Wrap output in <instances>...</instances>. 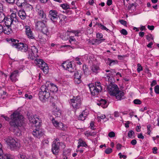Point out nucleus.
I'll list each match as a JSON object with an SVG mask.
<instances>
[{"label": "nucleus", "mask_w": 159, "mask_h": 159, "mask_svg": "<svg viewBox=\"0 0 159 159\" xmlns=\"http://www.w3.org/2000/svg\"><path fill=\"white\" fill-rule=\"evenodd\" d=\"M8 41L12 47H15L22 52L27 53L29 57L31 59H34L38 57L37 54L38 50L35 46L32 47L31 49L29 48L26 44H25L23 43H18V40L14 39H10Z\"/></svg>", "instance_id": "f257e3e1"}, {"label": "nucleus", "mask_w": 159, "mask_h": 159, "mask_svg": "<svg viewBox=\"0 0 159 159\" xmlns=\"http://www.w3.org/2000/svg\"><path fill=\"white\" fill-rule=\"evenodd\" d=\"M11 121L10 125L13 129L14 132L19 134L20 133V127H21L24 123V118L22 115L17 111H15L10 116Z\"/></svg>", "instance_id": "f03ea898"}, {"label": "nucleus", "mask_w": 159, "mask_h": 159, "mask_svg": "<svg viewBox=\"0 0 159 159\" xmlns=\"http://www.w3.org/2000/svg\"><path fill=\"white\" fill-rule=\"evenodd\" d=\"M58 90L57 86L52 83L47 85H43L41 87L39 93V99L43 102H45L50 96V92H53Z\"/></svg>", "instance_id": "7ed1b4c3"}, {"label": "nucleus", "mask_w": 159, "mask_h": 159, "mask_svg": "<svg viewBox=\"0 0 159 159\" xmlns=\"http://www.w3.org/2000/svg\"><path fill=\"white\" fill-rule=\"evenodd\" d=\"M46 20H38L35 22V27L36 29L41 30L44 34L48 35L49 34L48 28L46 25Z\"/></svg>", "instance_id": "20e7f679"}, {"label": "nucleus", "mask_w": 159, "mask_h": 159, "mask_svg": "<svg viewBox=\"0 0 159 159\" xmlns=\"http://www.w3.org/2000/svg\"><path fill=\"white\" fill-rule=\"evenodd\" d=\"M89 86L91 94L93 96L98 95L102 90L101 83L99 82H96L95 85L93 84H89Z\"/></svg>", "instance_id": "39448f33"}, {"label": "nucleus", "mask_w": 159, "mask_h": 159, "mask_svg": "<svg viewBox=\"0 0 159 159\" xmlns=\"http://www.w3.org/2000/svg\"><path fill=\"white\" fill-rule=\"evenodd\" d=\"M70 102L73 109L75 110L80 108L82 104V101L79 96H73L70 99Z\"/></svg>", "instance_id": "423d86ee"}, {"label": "nucleus", "mask_w": 159, "mask_h": 159, "mask_svg": "<svg viewBox=\"0 0 159 159\" xmlns=\"http://www.w3.org/2000/svg\"><path fill=\"white\" fill-rule=\"evenodd\" d=\"M17 17L16 14L12 13L10 15L7 16L5 17L3 22L6 25L11 26L14 22H16L17 20Z\"/></svg>", "instance_id": "0eeeda50"}, {"label": "nucleus", "mask_w": 159, "mask_h": 159, "mask_svg": "<svg viewBox=\"0 0 159 159\" xmlns=\"http://www.w3.org/2000/svg\"><path fill=\"white\" fill-rule=\"evenodd\" d=\"M7 144L10 146V149L13 150L18 148L20 143L11 137H9L5 139Z\"/></svg>", "instance_id": "6e6552de"}, {"label": "nucleus", "mask_w": 159, "mask_h": 159, "mask_svg": "<svg viewBox=\"0 0 159 159\" xmlns=\"http://www.w3.org/2000/svg\"><path fill=\"white\" fill-rule=\"evenodd\" d=\"M35 61L39 67L42 70L45 74H47L48 72L49 68L48 64L43 61L40 59H36Z\"/></svg>", "instance_id": "1a4fd4ad"}, {"label": "nucleus", "mask_w": 159, "mask_h": 159, "mask_svg": "<svg viewBox=\"0 0 159 159\" xmlns=\"http://www.w3.org/2000/svg\"><path fill=\"white\" fill-rule=\"evenodd\" d=\"M109 84L107 85V89L109 92V93L111 96L115 95V93L117 92L119 90V88L117 86L113 84V82L110 81Z\"/></svg>", "instance_id": "9d476101"}, {"label": "nucleus", "mask_w": 159, "mask_h": 159, "mask_svg": "<svg viewBox=\"0 0 159 159\" xmlns=\"http://www.w3.org/2000/svg\"><path fill=\"white\" fill-rule=\"evenodd\" d=\"M35 10L37 13L38 18L39 19L46 20V15L40 5L38 4L35 7Z\"/></svg>", "instance_id": "9b49d317"}, {"label": "nucleus", "mask_w": 159, "mask_h": 159, "mask_svg": "<svg viewBox=\"0 0 159 159\" xmlns=\"http://www.w3.org/2000/svg\"><path fill=\"white\" fill-rule=\"evenodd\" d=\"M62 66L64 69L71 73L75 72L76 70V67L72 66L71 62L65 61L62 63Z\"/></svg>", "instance_id": "f8f14e48"}, {"label": "nucleus", "mask_w": 159, "mask_h": 159, "mask_svg": "<svg viewBox=\"0 0 159 159\" xmlns=\"http://www.w3.org/2000/svg\"><path fill=\"white\" fill-rule=\"evenodd\" d=\"M61 144H63L62 143L53 141L52 148V151L53 154H56L58 153L59 150V147Z\"/></svg>", "instance_id": "ddd939ff"}, {"label": "nucleus", "mask_w": 159, "mask_h": 159, "mask_svg": "<svg viewBox=\"0 0 159 159\" xmlns=\"http://www.w3.org/2000/svg\"><path fill=\"white\" fill-rule=\"evenodd\" d=\"M52 121L55 127L57 129L63 131L65 130L66 128L63 123L55 120L53 118Z\"/></svg>", "instance_id": "4468645a"}, {"label": "nucleus", "mask_w": 159, "mask_h": 159, "mask_svg": "<svg viewBox=\"0 0 159 159\" xmlns=\"http://www.w3.org/2000/svg\"><path fill=\"white\" fill-rule=\"evenodd\" d=\"M58 13L56 10H51L49 12V17L51 20L53 22H57L58 19Z\"/></svg>", "instance_id": "2eb2a0df"}, {"label": "nucleus", "mask_w": 159, "mask_h": 159, "mask_svg": "<svg viewBox=\"0 0 159 159\" xmlns=\"http://www.w3.org/2000/svg\"><path fill=\"white\" fill-rule=\"evenodd\" d=\"M33 135L35 137L40 139L43 134V133L41 129H35L32 133Z\"/></svg>", "instance_id": "dca6fc26"}, {"label": "nucleus", "mask_w": 159, "mask_h": 159, "mask_svg": "<svg viewBox=\"0 0 159 159\" xmlns=\"http://www.w3.org/2000/svg\"><path fill=\"white\" fill-rule=\"evenodd\" d=\"M18 14L20 19L24 20V22L22 21V22L24 23L23 25H26L25 21L27 20V19H26V15L25 11L23 10H20L18 12Z\"/></svg>", "instance_id": "f3484780"}, {"label": "nucleus", "mask_w": 159, "mask_h": 159, "mask_svg": "<svg viewBox=\"0 0 159 159\" xmlns=\"http://www.w3.org/2000/svg\"><path fill=\"white\" fill-rule=\"evenodd\" d=\"M19 75V71L17 70H16L11 73L10 77L12 81L15 82L17 80L16 78L17 76Z\"/></svg>", "instance_id": "a211bd4d"}, {"label": "nucleus", "mask_w": 159, "mask_h": 159, "mask_svg": "<svg viewBox=\"0 0 159 159\" xmlns=\"http://www.w3.org/2000/svg\"><path fill=\"white\" fill-rule=\"evenodd\" d=\"M25 33L28 37L31 39H34V37L32 31L31 30L30 27L28 25H25Z\"/></svg>", "instance_id": "6ab92c4d"}, {"label": "nucleus", "mask_w": 159, "mask_h": 159, "mask_svg": "<svg viewBox=\"0 0 159 159\" xmlns=\"http://www.w3.org/2000/svg\"><path fill=\"white\" fill-rule=\"evenodd\" d=\"M124 95V92L119 90L116 93L115 95H114L113 96H115L116 99L118 100H120L122 99H123V97Z\"/></svg>", "instance_id": "aec40b11"}, {"label": "nucleus", "mask_w": 159, "mask_h": 159, "mask_svg": "<svg viewBox=\"0 0 159 159\" xmlns=\"http://www.w3.org/2000/svg\"><path fill=\"white\" fill-rule=\"evenodd\" d=\"M99 106H101L103 108H105L107 107L108 104L106 100L105 99H101L97 103Z\"/></svg>", "instance_id": "412c9836"}, {"label": "nucleus", "mask_w": 159, "mask_h": 159, "mask_svg": "<svg viewBox=\"0 0 159 159\" xmlns=\"http://www.w3.org/2000/svg\"><path fill=\"white\" fill-rule=\"evenodd\" d=\"M11 26L6 25L3 27V32L5 34H9L12 32V30L11 28Z\"/></svg>", "instance_id": "4be33fe9"}, {"label": "nucleus", "mask_w": 159, "mask_h": 159, "mask_svg": "<svg viewBox=\"0 0 159 159\" xmlns=\"http://www.w3.org/2000/svg\"><path fill=\"white\" fill-rule=\"evenodd\" d=\"M87 115V113H85V111H83L81 114L79 116L78 118L79 120H85Z\"/></svg>", "instance_id": "5701e85b"}, {"label": "nucleus", "mask_w": 159, "mask_h": 159, "mask_svg": "<svg viewBox=\"0 0 159 159\" xmlns=\"http://www.w3.org/2000/svg\"><path fill=\"white\" fill-rule=\"evenodd\" d=\"M107 63H108L110 66H111L117 64L118 61L116 60H111L110 58H108Z\"/></svg>", "instance_id": "b1692460"}, {"label": "nucleus", "mask_w": 159, "mask_h": 159, "mask_svg": "<svg viewBox=\"0 0 159 159\" xmlns=\"http://www.w3.org/2000/svg\"><path fill=\"white\" fill-rule=\"evenodd\" d=\"M74 78L75 79L78 80V82H77L78 84H79L81 82L80 78H81V75L80 74H79V73L78 72V71H76L75 72L74 75Z\"/></svg>", "instance_id": "393cba45"}, {"label": "nucleus", "mask_w": 159, "mask_h": 159, "mask_svg": "<svg viewBox=\"0 0 159 159\" xmlns=\"http://www.w3.org/2000/svg\"><path fill=\"white\" fill-rule=\"evenodd\" d=\"M78 144H79L77 146L78 148H79L80 146L86 147L87 146V145L85 143V142L83 141L81 139H79Z\"/></svg>", "instance_id": "a878e982"}, {"label": "nucleus", "mask_w": 159, "mask_h": 159, "mask_svg": "<svg viewBox=\"0 0 159 159\" xmlns=\"http://www.w3.org/2000/svg\"><path fill=\"white\" fill-rule=\"evenodd\" d=\"M25 0H17L16 4L19 7H21L25 5Z\"/></svg>", "instance_id": "bb28decb"}, {"label": "nucleus", "mask_w": 159, "mask_h": 159, "mask_svg": "<svg viewBox=\"0 0 159 159\" xmlns=\"http://www.w3.org/2000/svg\"><path fill=\"white\" fill-rule=\"evenodd\" d=\"M99 70V67L98 66L96 65H93L91 67V70L93 72L97 73L98 70Z\"/></svg>", "instance_id": "cd10ccee"}, {"label": "nucleus", "mask_w": 159, "mask_h": 159, "mask_svg": "<svg viewBox=\"0 0 159 159\" xmlns=\"http://www.w3.org/2000/svg\"><path fill=\"white\" fill-rule=\"evenodd\" d=\"M53 114L55 115L56 117H58L61 115V111L59 110H57L56 109L55 110H54L53 111Z\"/></svg>", "instance_id": "c85d7f7f"}, {"label": "nucleus", "mask_w": 159, "mask_h": 159, "mask_svg": "<svg viewBox=\"0 0 159 159\" xmlns=\"http://www.w3.org/2000/svg\"><path fill=\"white\" fill-rule=\"evenodd\" d=\"M5 17V15L3 12H0V23L3 22Z\"/></svg>", "instance_id": "c756f323"}, {"label": "nucleus", "mask_w": 159, "mask_h": 159, "mask_svg": "<svg viewBox=\"0 0 159 159\" xmlns=\"http://www.w3.org/2000/svg\"><path fill=\"white\" fill-rule=\"evenodd\" d=\"M61 7L64 9H67L70 8L69 6L66 3L61 5Z\"/></svg>", "instance_id": "7c9ffc66"}, {"label": "nucleus", "mask_w": 159, "mask_h": 159, "mask_svg": "<svg viewBox=\"0 0 159 159\" xmlns=\"http://www.w3.org/2000/svg\"><path fill=\"white\" fill-rule=\"evenodd\" d=\"M28 143L29 144V145H32L34 148H37L38 145V143L35 141L32 142V143H30L29 142H28Z\"/></svg>", "instance_id": "2f4dec72"}, {"label": "nucleus", "mask_w": 159, "mask_h": 159, "mask_svg": "<svg viewBox=\"0 0 159 159\" xmlns=\"http://www.w3.org/2000/svg\"><path fill=\"white\" fill-rule=\"evenodd\" d=\"M105 40V39H95L96 45L100 44L102 42L104 41Z\"/></svg>", "instance_id": "473e14b6"}, {"label": "nucleus", "mask_w": 159, "mask_h": 159, "mask_svg": "<svg viewBox=\"0 0 159 159\" xmlns=\"http://www.w3.org/2000/svg\"><path fill=\"white\" fill-rule=\"evenodd\" d=\"M110 73H109V75H110V76H111V77H113L116 73L115 70L111 69L110 70Z\"/></svg>", "instance_id": "72a5a7b5"}, {"label": "nucleus", "mask_w": 159, "mask_h": 159, "mask_svg": "<svg viewBox=\"0 0 159 159\" xmlns=\"http://www.w3.org/2000/svg\"><path fill=\"white\" fill-rule=\"evenodd\" d=\"M30 120L34 124H35L36 125V126L39 125V124H38V120H36L34 118H33L31 120Z\"/></svg>", "instance_id": "f704fd0d"}, {"label": "nucleus", "mask_w": 159, "mask_h": 159, "mask_svg": "<svg viewBox=\"0 0 159 159\" xmlns=\"http://www.w3.org/2000/svg\"><path fill=\"white\" fill-rule=\"evenodd\" d=\"M112 149L110 148H107L105 151V152L107 154H109L112 152Z\"/></svg>", "instance_id": "c9c22d12"}, {"label": "nucleus", "mask_w": 159, "mask_h": 159, "mask_svg": "<svg viewBox=\"0 0 159 159\" xmlns=\"http://www.w3.org/2000/svg\"><path fill=\"white\" fill-rule=\"evenodd\" d=\"M134 134V132L132 130H130L129 131L128 136L129 138H131L133 135Z\"/></svg>", "instance_id": "e433bc0d"}, {"label": "nucleus", "mask_w": 159, "mask_h": 159, "mask_svg": "<svg viewBox=\"0 0 159 159\" xmlns=\"http://www.w3.org/2000/svg\"><path fill=\"white\" fill-rule=\"evenodd\" d=\"M83 69L84 71V73L85 74L87 72L88 70V68L87 66V65L84 64L83 65Z\"/></svg>", "instance_id": "4c0bfd02"}, {"label": "nucleus", "mask_w": 159, "mask_h": 159, "mask_svg": "<svg viewBox=\"0 0 159 159\" xmlns=\"http://www.w3.org/2000/svg\"><path fill=\"white\" fill-rule=\"evenodd\" d=\"M96 132H89L88 133H87L85 134V135L88 136H94V135H96Z\"/></svg>", "instance_id": "58836bf2"}, {"label": "nucleus", "mask_w": 159, "mask_h": 159, "mask_svg": "<svg viewBox=\"0 0 159 159\" xmlns=\"http://www.w3.org/2000/svg\"><path fill=\"white\" fill-rule=\"evenodd\" d=\"M7 3L12 5L14 3L15 0H5Z\"/></svg>", "instance_id": "ea45409f"}, {"label": "nucleus", "mask_w": 159, "mask_h": 159, "mask_svg": "<svg viewBox=\"0 0 159 159\" xmlns=\"http://www.w3.org/2000/svg\"><path fill=\"white\" fill-rule=\"evenodd\" d=\"M108 136L110 138H113L115 136V134L114 132L111 131L109 133Z\"/></svg>", "instance_id": "a19ab883"}, {"label": "nucleus", "mask_w": 159, "mask_h": 159, "mask_svg": "<svg viewBox=\"0 0 159 159\" xmlns=\"http://www.w3.org/2000/svg\"><path fill=\"white\" fill-rule=\"evenodd\" d=\"M146 39L148 41H150L151 39H153V38L152 35L151 34H149L146 36Z\"/></svg>", "instance_id": "79ce46f5"}, {"label": "nucleus", "mask_w": 159, "mask_h": 159, "mask_svg": "<svg viewBox=\"0 0 159 159\" xmlns=\"http://www.w3.org/2000/svg\"><path fill=\"white\" fill-rule=\"evenodd\" d=\"M137 66L138 68L137 70L138 72H139L143 70V67L140 64H138Z\"/></svg>", "instance_id": "37998d69"}, {"label": "nucleus", "mask_w": 159, "mask_h": 159, "mask_svg": "<svg viewBox=\"0 0 159 159\" xmlns=\"http://www.w3.org/2000/svg\"><path fill=\"white\" fill-rule=\"evenodd\" d=\"M134 104H140L142 102L140 100L136 99L134 100Z\"/></svg>", "instance_id": "c03bdc74"}, {"label": "nucleus", "mask_w": 159, "mask_h": 159, "mask_svg": "<svg viewBox=\"0 0 159 159\" xmlns=\"http://www.w3.org/2000/svg\"><path fill=\"white\" fill-rule=\"evenodd\" d=\"M154 90L156 93H159V86L158 85H157L155 87Z\"/></svg>", "instance_id": "a18cd8bd"}, {"label": "nucleus", "mask_w": 159, "mask_h": 159, "mask_svg": "<svg viewBox=\"0 0 159 159\" xmlns=\"http://www.w3.org/2000/svg\"><path fill=\"white\" fill-rule=\"evenodd\" d=\"M120 23L125 26H127V22L123 20H120L119 21Z\"/></svg>", "instance_id": "49530a36"}, {"label": "nucleus", "mask_w": 159, "mask_h": 159, "mask_svg": "<svg viewBox=\"0 0 159 159\" xmlns=\"http://www.w3.org/2000/svg\"><path fill=\"white\" fill-rule=\"evenodd\" d=\"M3 158L4 159H13L10 155L7 154L3 155Z\"/></svg>", "instance_id": "de8ad7c7"}, {"label": "nucleus", "mask_w": 159, "mask_h": 159, "mask_svg": "<svg viewBox=\"0 0 159 159\" xmlns=\"http://www.w3.org/2000/svg\"><path fill=\"white\" fill-rule=\"evenodd\" d=\"M120 32L122 34L124 35H126L128 34L127 31L124 29H122L120 30Z\"/></svg>", "instance_id": "09e8293b"}, {"label": "nucleus", "mask_w": 159, "mask_h": 159, "mask_svg": "<svg viewBox=\"0 0 159 159\" xmlns=\"http://www.w3.org/2000/svg\"><path fill=\"white\" fill-rule=\"evenodd\" d=\"M76 39H75L74 36H71L70 37L69 42L70 43H71L72 41L75 42Z\"/></svg>", "instance_id": "8fccbe9b"}, {"label": "nucleus", "mask_w": 159, "mask_h": 159, "mask_svg": "<svg viewBox=\"0 0 159 159\" xmlns=\"http://www.w3.org/2000/svg\"><path fill=\"white\" fill-rule=\"evenodd\" d=\"M133 7H134V8H135V7L134 6V3L130 4L128 7V9H132L133 8Z\"/></svg>", "instance_id": "3c124183"}, {"label": "nucleus", "mask_w": 159, "mask_h": 159, "mask_svg": "<svg viewBox=\"0 0 159 159\" xmlns=\"http://www.w3.org/2000/svg\"><path fill=\"white\" fill-rule=\"evenodd\" d=\"M6 93V92H5L0 89V98L2 97V95H5Z\"/></svg>", "instance_id": "603ef678"}, {"label": "nucleus", "mask_w": 159, "mask_h": 159, "mask_svg": "<svg viewBox=\"0 0 159 159\" xmlns=\"http://www.w3.org/2000/svg\"><path fill=\"white\" fill-rule=\"evenodd\" d=\"M102 36L103 35L101 33H98L97 34L96 36L97 38L101 39L102 37Z\"/></svg>", "instance_id": "864d4df0"}, {"label": "nucleus", "mask_w": 159, "mask_h": 159, "mask_svg": "<svg viewBox=\"0 0 159 159\" xmlns=\"http://www.w3.org/2000/svg\"><path fill=\"white\" fill-rule=\"evenodd\" d=\"M118 155L120 156V158H124V159H125L126 158V156L125 155H122V153L121 152H120L119 153Z\"/></svg>", "instance_id": "5fc2aeb1"}, {"label": "nucleus", "mask_w": 159, "mask_h": 159, "mask_svg": "<svg viewBox=\"0 0 159 159\" xmlns=\"http://www.w3.org/2000/svg\"><path fill=\"white\" fill-rule=\"evenodd\" d=\"M90 43L93 45H96L95 39H93L91 41H89Z\"/></svg>", "instance_id": "6e6d98bb"}, {"label": "nucleus", "mask_w": 159, "mask_h": 159, "mask_svg": "<svg viewBox=\"0 0 159 159\" xmlns=\"http://www.w3.org/2000/svg\"><path fill=\"white\" fill-rule=\"evenodd\" d=\"M137 143V141L135 139H133L131 142V144L133 145H135Z\"/></svg>", "instance_id": "4d7b16f0"}, {"label": "nucleus", "mask_w": 159, "mask_h": 159, "mask_svg": "<svg viewBox=\"0 0 159 159\" xmlns=\"http://www.w3.org/2000/svg\"><path fill=\"white\" fill-rule=\"evenodd\" d=\"M138 137L139 138L141 139H144V137L142 133L138 134Z\"/></svg>", "instance_id": "13d9d810"}, {"label": "nucleus", "mask_w": 159, "mask_h": 159, "mask_svg": "<svg viewBox=\"0 0 159 159\" xmlns=\"http://www.w3.org/2000/svg\"><path fill=\"white\" fill-rule=\"evenodd\" d=\"M154 27L153 25H148V28L149 30H153L154 29Z\"/></svg>", "instance_id": "bf43d9fd"}, {"label": "nucleus", "mask_w": 159, "mask_h": 159, "mask_svg": "<svg viewBox=\"0 0 159 159\" xmlns=\"http://www.w3.org/2000/svg\"><path fill=\"white\" fill-rule=\"evenodd\" d=\"M100 28L102 30H105L107 31L109 30L108 29H107L105 26L102 25H101Z\"/></svg>", "instance_id": "052dcab7"}, {"label": "nucleus", "mask_w": 159, "mask_h": 159, "mask_svg": "<svg viewBox=\"0 0 159 159\" xmlns=\"http://www.w3.org/2000/svg\"><path fill=\"white\" fill-rule=\"evenodd\" d=\"M157 84L156 81L155 80H153L152 83L151 84V87H153L155 85Z\"/></svg>", "instance_id": "680f3d73"}, {"label": "nucleus", "mask_w": 159, "mask_h": 159, "mask_svg": "<svg viewBox=\"0 0 159 159\" xmlns=\"http://www.w3.org/2000/svg\"><path fill=\"white\" fill-rule=\"evenodd\" d=\"M112 3V0H108L107 2V4L108 6L111 5Z\"/></svg>", "instance_id": "e2e57ef3"}, {"label": "nucleus", "mask_w": 159, "mask_h": 159, "mask_svg": "<svg viewBox=\"0 0 159 159\" xmlns=\"http://www.w3.org/2000/svg\"><path fill=\"white\" fill-rule=\"evenodd\" d=\"M157 148L156 147H154L152 148L153 153L154 154H156L157 153Z\"/></svg>", "instance_id": "0e129e2a"}, {"label": "nucleus", "mask_w": 159, "mask_h": 159, "mask_svg": "<svg viewBox=\"0 0 159 159\" xmlns=\"http://www.w3.org/2000/svg\"><path fill=\"white\" fill-rule=\"evenodd\" d=\"M114 116L115 117H118L119 116L120 114L118 112L116 111L114 113Z\"/></svg>", "instance_id": "69168bd1"}, {"label": "nucleus", "mask_w": 159, "mask_h": 159, "mask_svg": "<svg viewBox=\"0 0 159 159\" xmlns=\"http://www.w3.org/2000/svg\"><path fill=\"white\" fill-rule=\"evenodd\" d=\"M121 145L120 143H118L117 144L116 146V148L117 149L120 150L121 149Z\"/></svg>", "instance_id": "338daca9"}, {"label": "nucleus", "mask_w": 159, "mask_h": 159, "mask_svg": "<svg viewBox=\"0 0 159 159\" xmlns=\"http://www.w3.org/2000/svg\"><path fill=\"white\" fill-rule=\"evenodd\" d=\"M2 117H3L5 120L7 121H9V118L7 117V116H4V115H2L1 116Z\"/></svg>", "instance_id": "774afa93"}]
</instances>
